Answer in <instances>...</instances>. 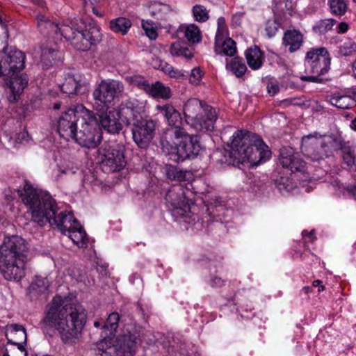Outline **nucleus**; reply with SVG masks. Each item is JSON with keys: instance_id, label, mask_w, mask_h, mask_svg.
Instances as JSON below:
<instances>
[{"instance_id": "1", "label": "nucleus", "mask_w": 356, "mask_h": 356, "mask_svg": "<svg viewBox=\"0 0 356 356\" xmlns=\"http://www.w3.org/2000/svg\"><path fill=\"white\" fill-rule=\"evenodd\" d=\"M17 193L23 203L31 211L34 222L41 227L47 223H49L51 226L55 225L79 248L87 246L88 237L83 227L70 213L62 211L56 215L57 205L49 194L38 193L27 182H25L23 188L17 190Z\"/></svg>"}, {"instance_id": "2", "label": "nucleus", "mask_w": 356, "mask_h": 356, "mask_svg": "<svg viewBox=\"0 0 356 356\" xmlns=\"http://www.w3.org/2000/svg\"><path fill=\"white\" fill-rule=\"evenodd\" d=\"M88 312L79 302H67L60 296L53 298L40 322L43 332L53 336L56 332L65 344L75 343L86 324Z\"/></svg>"}, {"instance_id": "3", "label": "nucleus", "mask_w": 356, "mask_h": 356, "mask_svg": "<svg viewBox=\"0 0 356 356\" xmlns=\"http://www.w3.org/2000/svg\"><path fill=\"white\" fill-rule=\"evenodd\" d=\"M232 138L229 149L225 150V154L229 165H236L248 162L257 166L270 159L271 152L258 135L237 131Z\"/></svg>"}, {"instance_id": "4", "label": "nucleus", "mask_w": 356, "mask_h": 356, "mask_svg": "<svg viewBox=\"0 0 356 356\" xmlns=\"http://www.w3.org/2000/svg\"><path fill=\"white\" fill-rule=\"evenodd\" d=\"M143 108L136 105V102L126 101L113 111V134H118L124 126L134 121L132 128L133 140L140 148H146L152 140L156 129V122L147 118H143L140 113Z\"/></svg>"}, {"instance_id": "5", "label": "nucleus", "mask_w": 356, "mask_h": 356, "mask_svg": "<svg viewBox=\"0 0 356 356\" xmlns=\"http://www.w3.org/2000/svg\"><path fill=\"white\" fill-rule=\"evenodd\" d=\"M27 244L19 236L6 237L0 246V272L6 280H21L25 276Z\"/></svg>"}, {"instance_id": "6", "label": "nucleus", "mask_w": 356, "mask_h": 356, "mask_svg": "<svg viewBox=\"0 0 356 356\" xmlns=\"http://www.w3.org/2000/svg\"><path fill=\"white\" fill-rule=\"evenodd\" d=\"M186 122L197 131H211L217 120L216 108L197 99L188 100L184 106Z\"/></svg>"}, {"instance_id": "7", "label": "nucleus", "mask_w": 356, "mask_h": 356, "mask_svg": "<svg viewBox=\"0 0 356 356\" xmlns=\"http://www.w3.org/2000/svg\"><path fill=\"white\" fill-rule=\"evenodd\" d=\"M169 146L161 140L163 152L168 154L169 159L175 162H181L196 156L200 150V146L196 136L188 135L184 131L181 136L168 139Z\"/></svg>"}, {"instance_id": "8", "label": "nucleus", "mask_w": 356, "mask_h": 356, "mask_svg": "<svg viewBox=\"0 0 356 356\" xmlns=\"http://www.w3.org/2000/svg\"><path fill=\"white\" fill-rule=\"evenodd\" d=\"M81 116L80 124L74 133V139L77 143L87 148L96 147L101 141V128L95 113L87 108H81L78 112Z\"/></svg>"}, {"instance_id": "9", "label": "nucleus", "mask_w": 356, "mask_h": 356, "mask_svg": "<svg viewBox=\"0 0 356 356\" xmlns=\"http://www.w3.org/2000/svg\"><path fill=\"white\" fill-rule=\"evenodd\" d=\"M92 96L95 100V105L97 114L99 116L102 127L111 132V82L108 80H102L97 87L94 90Z\"/></svg>"}, {"instance_id": "10", "label": "nucleus", "mask_w": 356, "mask_h": 356, "mask_svg": "<svg viewBox=\"0 0 356 356\" xmlns=\"http://www.w3.org/2000/svg\"><path fill=\"white\" fill-rule=\"evenodd\" d=\"M60 37L70 41L77 50L83 51L89 49L92 44L102 40L99 29L97 26H91L89 29L78 31L63 25L60 29Z\"/></svg>"}, {"instance_id": "11", "label": "nucleus", "mask_w": 356, "mask_h": 356, "mask_svg": "<svg viewBox=\"0 0 356 356\" xmlns=\"http://www.w3.org/2000/svg\"><path fill=\"white\" fill-rule=\"evenodd\" d=\"M165 199L168 210L176 220L190 216L191 204L186 198L181 185L172 186L166 193Z\"/></svg>"}, {"instance_id": "12", "label": "nucleus", "mask_w": 356, "mask_h": 356, "mask_svg": "<svg viewBox=\"0 0 356 356\" xmlns=\"http://www.w3.org/2000/svg\"><path fill=\"white\" fill-rule=\"evenodd\" d=\"M157 111H160L166 119L170 128L167 129L161 138L166 146H169L168 139H173L174 136H181L184 129L181 127L182 119L179 112L170 104L157 105Z\"/></svg>"}, {"instance_id": "13", "label": "nucleus", "mask_w": 356, "mask_h": 356, "mask_svg": "<svg viewBox=\"0 0 356 356\" xmlns=\"http://www.w3.org/2000/svg\"><path fill=\"white\" fill-rule=\"evenodd\" d=\"M81 108H86L83 105H77L74 108H69L59 117L57 122V130L60 137L69 140L74 136V133L81 118L78 113Z\"/></svg>"}, {"instance_id": "14", "label": "nucleus", "mask_w": 356, "mask_h": 356, "mask_svg": "<svg viewBox=\"0 0 356 356\" xmlns=\"http://www.w3.org/2000/svg\"><path fill=\"white\" fill-rule=\"evenodd\" d=\"M0 58L3 63L4 76H13L24 67V54L13 47H6L0 52Z\"/></svg>"}, {"instance_id": "15", "label": "nucleus", "mask_w": 356, "mask_h": 356, "mask_svg": "<svg viewBox=\"0 0 356 356\" xmlns=\"http://www.w3.org/2000/svg\"><path fill=\"white\" fill-rule=\"evenodd\" d=\"M321 134L314 132L302 138L301 152L312 161H319L326 157L324 151L321 149L319 139Z\"/></svg>"}, {"instance_id": "16", "label": "nucleus", "mask_w": 356, "mask_h": 356, "mask_svg": "<svg viewBox=\"0 0 356 356\" xmlns=\"http://www.w3.org/2000/svg\"><path fill=\"white\" fill-rule=\"evenodd\" d=\"M111 314L108 316L106 321L102 319L95 321L94 326L101 327V339L97 342V348L98 350L97 356H111L110 349L111 348V323L110 317Z\"/></svg>"}, {"instance_id": "17", "label": "nucleus", "mask_w": 356, "mask_h": 356, "mask_svg": "<svg viewBox=\"0 0 356 356\" xmlns=\"http://www.w3.org/2000/svg\"><path fill=\"white\" fill-rule=\"evenodd\" d=\"M280 163L283 168L292 172H304L305 162L301 159L298 153L294 152L292 149L283 148L280 155Z\"/></svg>"}, {"instance_id": "18", "label": "nucleus", "mask_w": 356, "mask_h": 356, "mask_svg": "<svg viewBox=\"0 0 356 356\" xmlns=\"http://www.w3.org/2000/svg\"><path fill=\"white\" fill-rule=\"evenodd\" d=\"M136 337L127 329L118 337L116 343L113 345L115 356H133L135 353Z\"/></svg>"}, {"instance_id": "19", "label": "nucleus", "mask_w": 356, "mask_h": 356, "mask_svg": "<svg viewBox=\"0 0 356 356\" xmlns=\"http://www.w3.org/2000/svg\"><path fill=\"white\" fill-rule=\"evenodd\" d=\"M49 281L47 277L35 276L29 287V295L31 299L47 300L49 293Z\"/></svg>"}, {"instance_id": "20", "label": "nucleus", "mask_w": 356, "mask_h": 356, "mask_svg": "<svg viewBox=\"0 0 356 356\" xmlns=\"http://www.w3.org/2000/svg\"><path fill=\"white\" fill-rule=\"evenodd\" d=\"M330 59V56L321 58L317 63L309 66L310 67L309 72L315 75L302 76L301 80L314 83L323 82V79L321 76L329 71Z\"/></svg>"}, {"instance_id": "21", "label": "nucleus", "mask_w": 356, "mask_h": 356, "mask_svg": "<svg viewBox=\"0 0 356 356\" xmlns=\"http://www.w3.org/2000/svg\"><path fill=\"white\" fill-rule=\"evenodd\" d=\"M5 334L8 343L10 344H26V329L22 325L11 324L6 325Z\"/></svg>"}, {"instance_id": "22", "label": "nucleus", "mask_w": 356, "mask_h": 356, "mask_svg": "<svg viewBox=\"0 0 356 356\" xmlns=\"http://www.w3.org/2000/svg\"><path fill=\"white\" fill-rule=\"evenodd\" d=\"M87 86L86 83H81L75 79L74 76L70 74L65 76L64 81L60 85L61 91L69 96L83 93Z\"/></svg>"}, {"instance_id": "23", "label": "nucleus", "mask_w": 356, "mask_h": 356, "mask_svg": "<svg viewBox=\"0 0 356 356\" xmlns=\"http://www.w3.org/2000/svg\"><path fill=\"white\" fill-rule=\"evenodd\" d=\"M319 142L321 149L324 151L326 157L332 154L333 151L341 150L346 143L340 136L334 135H321Z\"/></svg>"}, {"instance_id": "24", "label": "nucleus", "mask_w": 356, "mask_h": 356, "mask_svg": "<svg viewBox=\"0 0 356 356\" xmlns=\"http://www.w3.org/2000/svg\"><path fill=\"white\" fill-rule=\"evenodd\" d=\"M27 83L28 79L26 75L22 74L20 76L11 77L8 83H6L8 85V92L10 93L8 100L10 102H15L26 86Z\"/></svg>"}, {"instance_id": "25", "label": "nucleus", "mask_w": 356, "mask_h": 356, "mask_svg": "<svg viewBox=\"0 0 356 356\" xmlns=\"http://www.w3.org/2000/svg\"><path fill=\"white\" fill-rule=\"evenodd\" d=\"M282 43L285 47H289L291 53L298 50L303 43L302 34L296 29L287 30L284 32Z\"/></svg>"}, {"instance_id": "26", "label": "nucleus", "mask_w": 356, "mask_h": 356, "mask_svg": "<svg viewBox=\"0 0 356 356\" xmlns=\"http://www.w3.org/2000/svg\"><path fill=\"white\" fill-rule=\"evenodd\" d=\"M58 50L56 44H44L41 47L40 62L44 68L52 66L58 58Z\"/></svg>"}, {"instance_id": "27", "label": "nucleus", "mask_w": 356, "mask_h": 356, "mask_svg": "<svg viewBox=\"0 0 356 356\" xmlns=\"http://www.w3.org/2000/svg\"><path fill=\"white\" fill-rule=\"evenodd\" d=\"M38 27L40 32L44 34L49 35H60V29L58 24L49 20L47 17L44 15H39L37 16Z\"/></svg>"}, {"instance_id": "28", "label": "nucleus", "mask_w": 356, "mask_h": 356, "mask_svg": "<svg viewBox=\"0 0 356 356\" xmlns=\"http://www.w3.org/2000/svg\"><path fill=\"white\" fill-rule=\"evenodd\" d=\"M343 163L346 168L351 170L356 165V147L350 142H346L341 150Z\"/></svg>"}, {"instance_id": "29", "label": "nucleus", "mask_w": 356, "mask_h": 356, "mask_svg": "<svg viewBox=\"0 0 356 356\" xmlns=\"http://www.w3.org/2000/svg\"><path fill=\"white\" fill-rule=\"evenodd\" d=\"M330 102L339 109H349L355 105L356 101L350 95L336 92L330 96Z\"/></svg>"}, {"instance_id": "30", "label": "nucleus", "mask_w": 356, "mask_h": 356, "mask_svg": "<svg viewBox=\"0 0 356 356\" xmlns=\"http://www.w3.org/2000/svg\"><path fill=\"white\" fill-rule=\"evenodd\" d=\"M247 63L252 70L259 69L264 61L263 53L257 47L250 48L245 52Z\"/></svg>"}, {"instance_id": "31", "label": "nucleus", "mask_w": 356, "mask_h": 356, "mask_svg": "<svg viewBox=\"0 0 356 356\" xmlns=\"http://www.w3.org/2000/svg\"><path fill=\"white\" fill-rule=\"evenodd\" d=\"M154 98H161L163 99H170L172 96L170 88L165 86L160 81H156L149 85V89L147 92Z\"/></svg>"}, {"instance_id": "32", "label": "nucleus", "mask_w": 356, "mask_h": 356, "mask_svg": "<svg viewBox=\"0 0 356 356\" xmlns=\"http://www.w3.org/2000/svg\"><path fill=\"white\" fill-rule=\"evenodd\" d=\"M127 165L124 157V147L118 145L117 149H113V174L124 170Z\"/></svg>"}, {"instance_id": "33", "label": "nucleus", "mask_w": 356, "mask_h": 356, "mask_svg": "<svg viewBox=\"0 0 356 356\" xmlns=\"http://www.w3.org/2000/svg\"><path fill=\"white\" fill-rule=\"evenodd\" d=\"M150 65L157 70H161L165 73L168 74L171 77L178 78L181 76L179 71L174 70L172 66L168 64L159 57L153 56L150 61Z\"/></svg>"}, {"instance_id": "34", "label": "nucleus", "mask_w": 356, "mask_h": 356, "mask_svg": "<svg viewBox=\"0 0 356 356\" xmlns=\"http://www.w3.org/2000/svg\"><path fill=\"white\" fill-rule=\"evenodd\" d=\"M330 54L325 47L311 49L307 52L305 56V65L309 67L320 60L321 58H326Z\"/></svg>"}, {"instance_id": "35", "label": "nucleus", "mask_w": 356, "mask_h": 356, "mask_svg": "<svg viewBox=\"0 0 356 356\" xmlns=\"http://www.w3.org/2000/svg\"><path fill=\"white\" fill-rule=\"evenodd\" d=\"M227 67L237 77L242 76L247 70V67L243 60L236 57L227 63Z\"/></svg>"}, {"instance_id": "36", "label": "nucleus", "mask_w": 356, "mask_h": 356, "mask_svg": "<svg viewBox=\"0 0 356 356\" xmlns=\"http://www.w3.org/2000/svg\"><path fill=\"white\" fill-rule=\"evenodd\" d=\"M216 51L220 55L232 56L236 52V43L232 39L227 38L220 48L216 47Z\"/></svg>"}, {"instance_id": "37", "label": "nucleus", "mask_w": 356, "mask_h": 356, "mask_svg": "<svg viewBox=\"0 0 356 356\" xmlns=\"http://www.w3.org/2000/svg\"><path fill=\"white\" fill-rule=\"evenodd\" d=\"M328 3L333 15L342 16L347 11L348 6L345 0H328Z\"/></svg>"}, {"instance_id": "38", "label": "nucleus", "mask_w": 356, "mask_h": 356, "mask_svg": "<svg viewBox=\"0 0 356 356\" xmlns=\"http://www.w3.org/2000/svg\"><path fill=\"white\" fill-rule=\"evenodd\" d=\"M131 23L129 19L120 17L113 22V31L125 35L130 29Z\"/></svg>"}, {"instance_id": "39", "label": "nucleus", "mask_w": 356, "mask_h": 356, "mask_svg": "<svg viewBox=\"0 0 356 356\" xmlns=\"http://www.w3.org/2000/svg\"><path fill=\"white\" fill-rule=\"evenodd\" d=\"M165 174L168 179L179 181H184L186 176L185 172L171 165H166Z\"/></svg>"}, {"instance_id": "40", "label": "nucleus", "mask_w": 356, "mask_h": 356, "mask_svg": "<svg viewBox=\"0 0 356 356\" xmlns=\"http://www.w3.org/2000/svg\"><path fill=\"white\" fill-rule=\"evenodd\" d=\"M336 23L334 19H325L319 21L313 29L316 32L323 34L330 31Z\"/></svg>"}, {"instance_id": "41", "label": "nucleus", "mask_w": 356, "mask_h": 356, "mask_svg": "<svg viewBox=\"0 0 356 356\" xmlns=\"http://www.w3.org/2000/svg\"><path fill=\"white\" fill-rule=\"evenodd\" d=\"M185 37L193 43L200 41V33L198 27L195 24H190L185 30Z\"/></svg>"}, {"instance_id": "42", "label": "nucleus", "mask_w": 356, "mask_h": 356, "mask_svg": "<svg viewBox=\"0 0 356 356\" xmlns=\"http://www.w3.org/2000/svg\"><path fill=\"white\" fill-rule=\"evenodd\" d=\"M10 348H6L3 356H27L24 344H12Z\"/></svg>"}, {"instance_id": "43", "label": "nucleus", "mask_w": 356, "mask_h": 356, "mask_svg": "<svg viewBox=\"0 0 356 356\" xmlns=\"http://www.w3.org/2000/svg\"><path fill=\"white\" fill-rule=\"evenodd\" d=\"M339 53L341 56H348L356 53V43L348 40L344 42L340 47Z\"/></svg>"}, {"instance_id": "44", "label": "nucleus", "mask_w": 356, "mask_h": 356, "mask_svg": "<svg viewBox=\"0 0 356 356\" xmlns=\"http://www.w3.org/2000/svg\"><path fill=\"white\" fill-rule=\"evenodd\" d=\"M193 13L195 20L197 22H204L209 19L208 12L203 6H195L193 8Z\"/></svg>"}, {"instance_id": "45", "label": "nucleus", "mask_w": 356, "mask_h": 356, "mask_svg": "<svg viewBox=\"0 0 356 356\" xmlns=\"http://www.w3.org/2000/svg\"><path fill=\"white\" fill-rule=\"evenodd\" d=\"M276 184L281 192L283 191L290 192L296 186L294 183L290 181L287 178L282 177L276 181Z\"/></svg>"}, {"instance_id": "46", "label": "nucleus", "mask_w": 356, "mask_h": 356, "mask_svg": "<svg viewBox=\"0 0 356 356\" xmlns=\"http://www.w3.org/2000/svg\"><path fill=\"white\" fill-rule=\"evenodd\" d=\"M142 27L146 35L150 40H155L157 38V32L153 24L149 21H142Z\"/></svg>"}, {"instance_id": "47", "label": "nucleus", "mask_w": 356, "mask_h": 356, "mask_svg": "<svg viewBox=\"0 0 356 356\" xmlns=\"http://www.w3.org/2000/svg\"><path fill=\"white\" fill-rule=\"evenodd\" d=\"M226 31V24L224 17H220L218 19V29L216 34V44L222 40L224 34Z\"/></svg>"}, {"instance_id": "48", "label": "nucleus", "mask_w": 356, "mask_h": 356, "mask_svg": "<svg viewBox=\"0 0 356 356\" xmlns=\"http://www.w3.org/2000/svg\"><path fill=\"white\" fill-rule=\"evenodd\" d=\"M131 81L134 85L137 86L145 92L149 89L150 84L143 76H135L132 77Z\"/></svg>"}, {"instance_id": "49", "label": "nucleus", "mask_w": 356, "mask_h": 356, "mask_svg": "<svg viewBox=\"0 0 356 356\" xmlns=\"http://www.w3.org/2000/svg\"><path fill=\"white\" fill-rule=\"evenodd\" d=\"M124 85L119 81L113 80V99L122 95Z\"/></svg>"}, {"instance_id": "50", "label": "nucleus", "mask_w": 356, "mask_h": 356, "mask_svg": "<svg viewBox=\"0 0 356 356\" xmlns=\"http://www.w3.org/2000/svg\"><path fill=\"white\" fill-rule=\"evenodd\" d=\"M202 74L203 73L200 68L195 67L191 71L189 78L190 82L193 84H198L202 78Z\"/></svg>"}, {"instance_id": "51", "label": "nucleus", "mask_w": 356, "mask_h": 356, "mask_svg": "<svg viewBox=\"0 0 356 356\" xmlns=\"http://www.w3.org/2000/svg\"><path fill=\"white\" fill-rule=\"evenodd\" d=\"M278 29V25L275 21H268L266 23V31L269 38L273 37Z\"/></svg>"}, {"instance_id": "52", "label": "nucleus", "mask_w": 356, "mask_h": 356, "mask_svg": "<svg viewBox=\"0 0 356 356\" xmlns=\"http://www.w3.org/2000/svg\"><path fill=\"white\" fill-rule=\"evenodd\" d=\"M113 330L116 331L118 327L124 325V319L118 312H113Z\"/></svg>"}, {"instance_id": "53", "label": "nucleus", "mask_w": 356, "mask_h": 356, "mask_svg": "<svg viewBox=\"0 0 356 356\" xmlns=\"http://www.w3.org/2000/svg\"><path fill=\"white\" fill-rule=\"evenodd\" d=\"M185 51H188V49L181 47L178 44H172L170 47V53L172 56H181Z\"/></svg>"}, {"instance_id": "54", "label": "nucleus", "mask_w": 356, "mask_h": 356, "mask_svg": "<svg viewBox=\"0 0 356 356\" xmlns=\"http://www.w3.org/2000/svg\"><path fill=\"white\" fill-rule=\"evenodd\" d=\"M243 16V13H236L233 15L232 18V22L234 26H240L241 24L242 17Z\"/></svg>"}, {"instance_id": "55", "label": "nucleus", "mask_w": 356, "mask_h": 356, "mask_svg": "<svg viewBox=\"0 0 356 356\" xmlns=\"http://www.w3.org/2000/svg\"><path fill=\"white\" fill-rule=\"evenodd\" d=\"M283 103L287 105L291 104L295 106H302L305 104L300 99L296 98L285 99L283 101Z\"/></svg>"}, {"instance_id": "56", "label": "nucleus", "mask_w": 356, "mask_h": 356, "mask_svg": "<svg viewBox=\"0 0 356 356\" xmlns=\"http://www.w3.org/2000/svg\"><path fill=\"white\" fill-rule=\"evenodd\" d=\"M268 92L270 95H274L279 91V87L277 84L269 83L267 86Z\"/></svg>"}, {"instance_id": "57", "label": "nucleus", "mask_w": 356, "mask_h": 356, "mask_svg": "<svg viewBox=\"0 0 356 356\" xmlns=\"http://www.w3.org/2000/svg\"><path fill=\"white\" fill-rule=\"evenodd\" d=\"M348 30V24L346 22H341L337 27V33H344Z\"/></svg>"}, {"instance_id": "58", "label": "nucleus", "mask_w": 356, "mask_h": 356, "mask_svg": "<svg viewBox=\"0 0 356 356\" xmlns=\"http://www.w3.org/2000/svg\"><path fill=\"white\" fill-rule=\"evenodd\" d=\"M223 280L218 277H213L211 280V285L212 286L220 287L223 285Z\"/></svg>"}, {"instance_id": "59", "label": "nucleus", "mask_w": 356, "mask_h": 356, "mask_svg": "<svg viewBox=\"0 0 356 356\" xmlns=\"http://www.w3.org/2000/svg\"><path fill=\"white\" fill-rule=\"evenodd\" d=\"M302 236H305L307 235V236H308V237L310 238V241H311L312 242H313V241L315 240V238H315V236H314V231H313V230H312V231H311L309 233L307 231L304 230V231L302 232Z\"/></svg>"}, {"instance_id": "60", "label": "nucleus", "mask_w": 356, "mask_h": 356, "mask_svg": "<svg viewBox=\"0 0 356 356\" xmlns=\"http://www.w3.org/2000/svg\"><path fill=\"white\" fill-rule=\"evenodd\" d=\"M313 286L318 287V291L324 290V286L321 284V281L317 280L313 282Z\"/></svg>"}, {"instance_id": "61", "label": "nucleus", "mask_w": 356, "mask_h": 356, "mask_svg": "<svg viewBox=\"0 0 356 356\" xmlns=\"http://www.w3.org/2000/svg\"><path fill=\"white\" fill-rule=\"evenodd\" d=\"M347 191L356 200V186L348 187Z\"/></svg>"}, {"instance_id": "62", "label": "nucleus", "mask_w": 356, "mask_h": 356, "mask_svg": "<svg viewBox=\"0 0 356 356\" xmlns=\"http://www.w3.org/2000/svg\"><path fill=\"white\" fill-rule=\"evenodd\" d=\"M85 4H90L91 6H94L95 4H98L102 1V0H83Z\"/></svg>"}, {"instance_id": "63", "label": "nucleus", "mask_w": 356, "mask_h": 356, "mask_svg": "<svg viewBox=\"0 0 356 356\" xmlns=\"http://www.w3.org/2000/svg\"><path fill=\"white\" fill-rule=\"evenodd\" d=\"M350 127L353 130L356 131V118L351 121Z\"/></svg>"}, {"instance_id": "64", "label": "nucleus", "mask_w": 356, "mask_h": 356, "mask_svg": "<svg viewBox=\"0 0 356 356\" xmlns=\"http://www.w3.org/2000/svg\"><path fill=\"white\" fill-rule=\"evenodd\" d=\"M353 72L355 77L356 78V60L353 64Z\"/></svg>"}]
</instances>
